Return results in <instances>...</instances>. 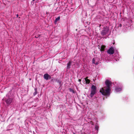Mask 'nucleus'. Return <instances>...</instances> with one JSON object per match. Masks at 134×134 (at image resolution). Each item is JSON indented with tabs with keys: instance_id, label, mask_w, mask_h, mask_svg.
<instances>
[{
	"instance_id": "f257e3e1",
	"label": "nucleus",
	"mask_w": 134,
	"mask_h": 134,
	"mask_svg": "<svg viewBox=\"0 0 134 134\" xmlns=\"http://www.w3.org/2000/svg\"><path fill=\"white\" fill-rule=\"evenodd\" d=\"M105 83L106 86L102 88L99 92L103 95L107 97H109L110 94V87L111 86L112 82L107 80Z\"/></svg>"
},
{
	"instance_id": "f03ea898",
	"label": "nucleus",
	"mask_w": 134,
	"mask_h": 134,
	"mask_svg": "<svg viewBox=\"0 0 134 134\" xmlns=\"http://www.w3.org/2000/svg\"><path fill=\"white\" fill-rule=\"evenodd\" d=\"M91 91L90 96L91 97H92L96 93V87L94 85H92L91 87Z\"/></svg>"
},
{
	"instance_id": "7ed1b4c3",
	"label": "nucleus",
	"mask_w": 134,
	"mask_h": 134,
	"mask_svg": "<svg viewBox=\"0 0 134 134\" xmlns=\"http://www.w3.org/2000/svg\"><path fill=\"white\" fill-rule=\"evenodd\" d=\"M109 27L106 26H104L103 30L101 31V35L103 36L105 35L109 31Z\"/></svg>"
},
{
	"instance_id": "20e7f679",
	"label": "nucleus",
	"mask_w": 134,
	"mask_h": 134,
	"mask_svg": "<svg viewBox=\"0 0 134 134\" xmlns=\"http://www.w3.org/2000/svg\"><path fill=\"white\" fill-rule=\"evenodd\" d=\"M114 52V50L113 47L110 48L107 51V53L110 54H113Z\"/></svg>"
},
{
	"instance_id": "39448f33",
	"label": "nucleus",
	"mask_w": 134,
	"mask_h": 134,
	"mask_svg": "<svg viewBox=\"0 0 134 134\" xmlns=\"http://www.w3.org/2000/svg\"><path fill=\"white\" fill-rule=\"evenodd\" d=\"M12 100L13 99L12 98H10L6 99L5 102L7 104L9 105L12 102Z\"/></svg>"
},
{
	"instance_id": "423d86ee",
	"label": "nucleus",
	"mask_w": 134,
	"mask_h": 134,
	"mask_svg": "<svg viewBox=\"0 0 134 134\" xmlns=\"http://www.w3.org/2000/svg\"><path fill=\"white\" fill-rule=\"evenodd\" d=\"M49 75L48 74L46 73L44 75L43 77L44 79L46 80H47L48 79Z\"/></svg>"
},
{
	"instance_id": "0eeeda50",
	"label": "nucleus",
	"mask_w": 134,
	"mask_h": 134,
	"mask_svg": "<svg viewBox=\"0 0 134 134\" xmlns=\"http://www.w3.org/2000/svg\"><path fill=\"white\" fill-rule=\"evenodd\" d=\"M96 58H94L92 59V63L95 64V65H97L98 64V62H96Z\"/></svg>"
},
{
	"instance_id": "6e6552de",
	"label": "nucleus",
	"mask_w": 134,
	"mask_h": 134,
	"mask_svg": "<svg viewBox=\"0 0 134 134\" xmlns=\"http://www.w3.org/2000/svg\"><path fill=\"white\" fill-rule=\"evenodd\" d=\"M71 64V62L69 61L68 63L67 64V69H69L70 68Z\"/></svg>"
},
{
	"instance_id": "1a4fd4ad",
	"label": "nucleus",
	"mask_w": 134,
	"mask_h": 134,
	"mask_svg": "<svg viewBox=\"0 0 134 134\" xmlns=\"http://www.w3.org/2000/svg\"><path fill=\"white\" fill-rule=\"evenodd\" d=\"M88 77H87L85 78V80L86 82V84H89L90 82V80L87 79Z\"/></svg>"
},
{
	"instance_id": "9d476101",
	"label": "nucleus",
	"mask_w": 134,
	"mask_h": 134,
	"mask_svg": "<svg viewBox=\"0 0 134 134\" xmlns=\"http://www.w3.org/2000/svg\"><path fill=\"white\" fill-rule=\"evenodd\" d=\"M105 46L104 45H102L101 46L100 51H104Z\"/></svg>"
},
{
	"instance_id": "9b49d317",
	"label": "nucleus",
	"mask_w": 134,
	"mask_h": 134,
	"mask_svg": "<svg viewBox=\"0 0 134 134\" xmlns=\"http://www.w3.org/2000/svg\"><path fill=\"white\" fill-rule=\"evenodd\" d=\"M116 91L117 92H119L121 91V88L119 87H117L115 89Z\"/></svg>"
},
{
	"instance_id": "f8f14e48",
	"label": "nucleus",
	"mask_w": 134,
	"mask_h": 134,
	"mask_svg": "<svg viewBox=\"0 0 134 134\" xmlns=\"http://www.w3.org/2000/svg\"><path fill=\"white\" fill-rule=\"evenodd\" d=\"M60 16H59L58 17H57V18L55 20V22H57L59 20H60Z\"/></svg>"
},
{
	"instance_id": "ddd939ff",
	"label": "nucleus",
	"mask_w": 134,
	"mask_h": 134,
	"mask_svg": "<svg viewBox=\"0 0 134 134\" xmlns=\"http://www.w3.org/2000/svg\"><path fill=\"white\" fill-rule=\"evenodd\" d=\"M35 92L34 93V95H36L37 94V89H35Z\"/></svg>"
},
{
	"instance_id": "4468645a",
	"label": "nucleus",
	"mask_w": 134,
	"mask_h": 134,
	"mask_svg": "<svg viewBox=\"0 0 134 134\" xmlns=\"http://www.w3.org/2000/svg\"><path fill=\"white\" fill-rule=\"evenodd\" d=\"M95 129L97 130H98V127L97 125L95 126Z\"/></svg>"
},
{
	"instance_id": "2eb2a0df",
	"label": "nucleus",
	"mask_w": 134,
	"mask_h": 134,
	"mask_svg": "<svg viewBox=\"0 0 134 134\" xmlns=\"http://www.w3.org/2000/svg\"><path fill=\"white\" fill-rule=\"evenodd\" d=\"M70 91H71V92H73V93H74V90H72V89H70Z\"/></svg>"
},
{
	"instance_id": "dca6fc26",
	"label": "nucleus",
	"mask_w": 134,
	"mask_h": 134,
	"mask_svg": "<svg viewBox=\"0 0 134 134\" xmlns=\"http://www.w3.org/2000/svg\"><path fill=\"white\" fill-rule=\"evenodd\" d=\"M122 26V25L121 24H120V25H119V26L120 27H121Z\"/></svg>"
},
{
	"instance_id": "f3484780",
	"label": "nucleus",
	"mask_w": 134,
	"mask_h": 134,
	"mask_svg": "<svg viewBox=\"0 0 134 134\" xmlns=\"http://www.w3.org/2000/svg\"><path fill=\"white\" fill-rule=\"evenodd\" d=\"M79 82H81V79H79Z\"/></svg>"
},
{
	"instance_id": "a211bd4d",
	"label": "nucleus",
	"mask_w": 134,
	"mask_h": 134,
	"mask_svg": "<svg viewBox=\"0 0 134 134\" xmlns=\"http://www.w3.org/2000/svg\"><path fill=\"white\" fill-rule=\"evenodd\" d=\"M18 14H17L16 15V17H18Z\"/></svg>"
},
{
	"instance_id": "6ab92c4d",
	"label": "nucleus",
	"mask_w": 134,
	"mask_h": 134,
	"mask_svg": "<svg viewBox=\"0 0 134 134\" xmlns=\"http://www.w3.org/2000/svg\"><path fill=\"white\" fill-rule=\"evenodd\" d=\"M58 82L59 83H61V82H59L58 81Z\"/></svg>"
},
{
	"instance_id": "aec40b11",
	"label": "nucleus",
	"mask_w": 134,
	"mask_h": 134,
	"mask_svg": "<svg viewBox=\"0 0 134 134\" xmlns=\"http://www.w3.org/2000/svg\"><path fill=\"white\" fill-rule=\"evenodd\" d=\"M115 44V42H114L113 43V44Z\"/></svg>"
},
{
	"instance_id": "412c9836",
	"label": "nucleus",
	"mask_w": 134,
	"mask_h": 134,
	"mask_svg": "<svg viewBox=\"0 0 134 134\" xmlns=\"http://www.w3.org/2000/svg\"><path fill=\"white\" fill-rule=\"evenodd\" d=\"M101 25H99V27H100V26H101Z\"/></svg>"
},
{
	"instance_id": "4be33fe9",
	"label": "nucleus",
	"mask_w": 134,
	"mask_h": 134,
	"mask_svg": "<svg viewBox=\"0 0 134 134\" xmlns=\"http://www.w3.org/2000/svg\"><path fill=\"white\" fill-rule=\"evenodd\" d=\"M103 100H104V98H103Z\"/></svg>"
},
{
	"instance_id": "5701e85b",
	"label": "nucleus",
	"mask_w": 134,
	"mask_h": 134,
	"mask_svg": "<svg viewBox=\"0 0 134 134\" xmlns=\"http://www.w3.org/2000/svg\"><path fill=\"white\" fill-rule=\"evenodd\" d=\"M35 0H32L33 1H34Z\"/></svg>"
},
{
	"instance_id": "b1692460",
	"label": "nucleus",
	"mask_w": 134,
	"mask_h": 134,
	"mask_svg": "<svg viewBox=\"0 0 134 134\" xmlns=\"http://www.w3.org/2000/svg\"><path fill=\"white\" fill-rule=\"evenodd\" d=\"M74 134H75V133H74Z\"/></svg>"
}]
</instances>
